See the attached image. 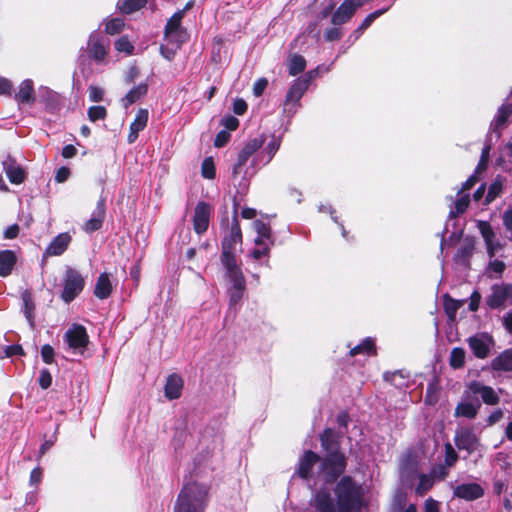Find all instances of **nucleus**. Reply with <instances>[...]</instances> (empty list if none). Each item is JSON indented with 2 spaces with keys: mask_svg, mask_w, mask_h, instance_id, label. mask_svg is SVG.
<instances>
[{
  "mask_svg": "<svg viewBox=\"0 0 512 512\" xmlns=\"http://www.w3.org/2000/svg\"><path fill=\"white\" fill-rule=\"evenodd\" d=\"M15 100L19 103L34 102V89L33 82L31 80L26 79L20 83L18 92L15 94Z\"/></svg>",
  "mask_w": 512,
  "mask_h": 512,
  "instance_id": "nucleus-28",
  "label": "nucleus"
},
{
  "mask_svg": "<svg viewBox=\"0 0 512 512\" xmlns=\"http://www.w3.org/2000/svg\"><path fill=\"white\" fill-rule=\"evenodd\" d=\"M485 244H486L487 252L490 257H493L496 254V252L502 248V245L500 244V242L495 240V238H493L492 241H489Z\"/></svg>",
  "mask_w": 512,
  "mask_h": 512,
  "instance_id": "nucleus-63",
  "label": "nucleus"
},
{
  "mask_svg": "<svg viewBox=\"0 0 512 512\" xmlns=\"http://www.w3.org/2000/svg\"><path fill=\"white\" fill-rule=\"evenodd\" d=\"M244 290L245 288L232 287V290L230 291L231 306H235L241 301Z\"/></svg>",
  "mask_w": 512,
  "mask_h": 512,
  "instance_id": "nucleus-54",
  "label": "nucleus"
},
{
  "mask_svg": "<svg viewBox=\"0 0 512 512\" xmlns=\"http://www.w3.org/2000/svg\"><path fill=\"white\" fill-rule=\"evenodd\" d=\"M316 74L317 70L310 71L293 82L284 101V111L287 114H295L297 107L299 106L300 99L308 89L311 80L316 76Z\"/></svg>",
  "mask_w": 512,
  "mask_h": 512,
  "instance_id": "nucleus-4",
  "label": "nucleus"
},
{
  "mask_svg": "<svg viewBox=\"0 0 512 512\" xmlns=\"http://www.w3.org/2000/svg\"><path fill=\"white\" fill-rule=\"evenodd\" d=\"M324 37L327 41L338 40L341 38V31L336 27L327 29L324 33Z\"/></svg>",
  "mask_w": 512,
  "mask_h": 512,
  "instance_id": "nucleus-62",
  "label": "nucleus"
},
{
  "mask_svg": "<svg viewBox=\"0 0 512 512\" xmlns=\"http://www.w3.org/2000/svg\"><path fill=\"white\" fill-rule=\"evenodd\" d=\"M70 176V170L67 167H61L57 170L55 180L58 183L65 182Z\"/></svg>",
  "mask_w": 512,
  "mask_h": 512,
  "instance_id": "nucleus-64",
  "label": "nucleus"
},
{
  "mask_svg": "<svg viewBox=\"0 0 512 512\" xmlns=\"http://www.w3.org/2000/svg\"><path fill=\"white\" fill-rule=\"evenodd\" d=\"M209 498V486L197 480L187 482L181 489L174 512H204Z\"/></svg>",
  "mask_w": 512,
  "mask_h": 512,
  "instance_id": "nucleus-2",
  "label": "nucleus"
},
{
  "mask_svg": "<svg viewBox=\"0 0 512 512\" xmlns=\"http://www.w3.org/2000/svg\"><path fill=\"white\" fill-rule=\"evenodd\" d=\"M109 50V41L101 38L96 32L90 34L87 43V52L91 59L103 63Z\"/></svg>",
  "mask_w": 512,
  "mask_h": 512,
  "instance_id": "nucleus-11",
  "label": "nucleus"
},
{
  "mask_svg": "<svg viewBox=\"0 0 512 512\" xmlns=\"http://www.w3.org/2000/svg\"><path fill=\"white\" fill-rule=\"evenodd\" d=\"M454 442L458 449L466 450L468 453L476 451L479 445V440L475 433L466 428L456 432Z\"/></svg>",
  "mask_w": 512,
  "mask_h": 512,
  "instance_id": "nucleus-15",
  "label": "nucleus"
},
{
  "mask_svg": "<svg viewBox=\"0 0 512 512\" xmlns=\"http://www.w3.org/2000/svg\"><path fill=\"white\" fill-rule=\"evenodd\" d=\"M320 440L327 456L321 461L317 474L325 482H332L344 472L346 460L338 450L336 435L332 429H326L321 434Z\"/></svg>",
  "mask_w": 512,
  "mask_h": 512,
  "instance_id": "nucleus-1",
  "label": "nucleus"
},
{
  "mask_svg": "<svg viewBox=\"0 0 512 512\" xmlns=\"http://www.w3.org/2000/svg\"><path fill=\"white\" fill-rule=\"evenodd\" d=\"M183 389V380L180 376L172 374L167 378L164 393L169 400L178 399Z\"/></svg>",
  "mask_w": 512,
  "mask_h": 512,
  "instance_id": "nucleus-24",
  "label": "nucleus"
},
{
  "mask_svg": "<svg viewBox=\"0 0 512 512\" xmlns=\"http://www.w3.org/2000/svg\"><path fill=\"white\" fill-rule=\"evenodd\" d=\"M461 302L453 300L449 297H445L444 309L448 317L453 320L455 318L457 310L460 308Z\"/></svg>",
  "mask_w": 512,
  "mask_h": 512,
  "instance_id": "nucleus-43",
  "label": "nucleus"
},
{
  "mask_svg": "<svg viewBox=\"0 0 512 512\" xmlns=\"http://www.w3.org/2000/svg\"><path fill=\"white\" fill-rule=\"evenodd\" d=\"M466 342L473 355L478 359H486L495 346L492 335L487 332L476 333L468 337Z\"/></svg>",
  "mask_w": 512,
  "mask_h": 512,
  "instance_id": "nucleus-6",
  "label": "nucleus"
},
{
  "mask_svg": "<svg viewBox=\"0 0 512 512\" xmlns=\"http://www.w3.org/2000/svg\"><path fill=\"white\" fill-rule=\"evenodd\" d=\"M115 49L118 51V52H124L126 54H131L133 52V49H134V46L132 45V43L128 40L127 37L123 36V37H120L116 42H115Z\"/></svg>",
  "mask_w": 512,
  "mask_h": 512,
  "instance_id": "nucleus-47",
  "label": "nucleus"
},
{
  "mask_svg": "<svg viewBox=\"0 0 512 512\" xmlns=\"http://www.w3.org/2000/svg\"><path fill=\"white\" fill-rule=\"evenodd\" d=\"M469 202V195L460 194L459 198L455 201L454 208L450 210V217L455 218L457 215L463 213L467 209Z\"/></svg>",
  "mask_w": 512,
  "mask_h": 512,
  "instance_id": "nucleus-41",
  "label": "nucleus"
},
{
  "mask_svg": "<svg viewBox=\"0 0 512 512\" xmlns=\"http://www.w3.org/2000/svg\"><path fill=\"white\" fill-rule=\"evenodd\" d=\"M146 4V0H119L118 8L122 13L130 14Z\"/></svg>",
  "mask_w": 512,
  "mask_h": 512,
  "instance_id": "nucleus-37",
  "label": "nucleus"
},
{
  "mask_svg": "<svg viewBox=\"0 0 512 512\" xmlns=\"http://www.w3.org/2000/svg\"><path fill=\"white\" fill-rule=\"evenodd\" d=\"M64 339L70 349L79 353H83L89 342L86 329L81 325H73L69 328L64 335Z\"/></svg>",
  "mask_w": 512,
  "mask_h": 512,
  "instance_id": "nucleus-10",
  "label": "nucleus"
},
{
  "mask_svg": "<svg viewBox=\"0 0 512 512\" xmlns=\"http://www.w3.org/2000/svg\"><path fill=\"white\" fill-rule=\"evenodd\" d=\"M247 110V103L243 99H236L233 103V111L237 115H243Z\"/></svg>",
  "mask_w": 512,
  "mask_h": 512,
  "instance_id": "nucleus-60",
  "label": "nucleus"
},
{
  "mask_svg": "<svg viewBox=\"0 0 512 512\" xmlns=\"http://www.w3.org/2000/svg\"><path fill=\"white\" fill-rule=\"evenodd\" d=\"M481 407V403L476 400L474 402L463 400L459 402L455 408V417H464L467 419H473L477 416L478 411Z\"/></svg>",
  "mask_w": 512,
  "mask_h": 512,
  "instance_id": "nucleus-21",
  "label": "nucleus"
},
{
  "mask_svg": "<svg viewBox=\"0 0 512 512\" xmlns=\"http://www.w3.org/2000/svg\"><path fill=\"white\" fill-rule=\"evenodd\" d=\"M242 242V233L236 218L233 219L229 233L222 241V259L235 258L236 245Z\"/></svg>",
  "mask_w": 512,
  "mask_h": 512,
  "instance_id": "nucleus-9",
  "label": "nucleus"
},
{
  "mask_svg": "<svg viewBox=\"0 0 512 512\" xmlns=\"http://www.w3.org/2000/svg\"><path fill=\"white\" fill-rule=\"evenodd\" d=\"M104 215H105L104 204L99 203L97 206L96 212L93 214L91 219H89L85 223V230L87 232H92V231H96V230L100 229L102 226Z\"/></svg>",
  "mask_w": 512,
  "mask_h": 512,
  "instance_id": "nucleus-32",
  "label": "nucleus"
},
{
  "mask_svg": "<svg viewBox=\"0 0 512 512\" xmlns=\"http://www.w3.org/2000/svg\"><path fill=\"white\" fill-rule=\"evenodd\" d=\"M210 207L204 202H199L194 211L193 226L196 233L201 234L208 229L210 219Z\"/></svg>",
  "mask_w": 512,
  "mask_h": 512,
  "instance_id": "nucleus-16",
  "label": "nucleus"
},
{
  "mask_svg": "<svg viewBox=\"0 0 512 512\" xmlns=\"http://www.w3.org/2000/svg\"><path fill=\"white\" fill-rule=\"evenodd\" d=\"M112 292V283L107 273H102L97 279L94 295L99 299H106Z\"/></svg>",
  "mask_w": 512,
  "mask_h": 512,
  "instance_id": "nucleus-29",
  "label": "nucleus"
},
{
  "mask_svg": "<svg viewBox=\"0 0 512 512\" xmlns=\"http://www.w3.org/2000/svg\"><path fill=\"white\" fill-rule=\"evenodd\" d=\"M250 158V156H247L245 153H243L242 151L239 153L238 155V161L237 163L235 164L234 168H233V175L234 176H237L238 174L241 173L242 171V167L244 165H246L248 159Z\"/></svg>",
  "mask_w": 512,
  "mask_h": 512,
  "instance_id": "nucleus-55",
  "label": "nucleus"
},
{
  "mask_svg": "<svg viewBox=\"0 0 512 512\" xmlns=\"http://www.w3.org/2000/svg\"><path fill=\"white\" fill-rule=\"evenodd\" d=\"M268 81L265 78L258 79L253 85V93L256 97H259L263 94L264 90L267 88Z\"/></svg>",
  "mask_w": 512,
  "mask_h": 512,
  "instance_id": "nucleus-57",
  "label": "nucleus"
},
{
  "mask_svg": "<svg viewBox=\"0 0 512 512\" xmlns=\"http://www.w3.org/2000/svg\"><path fill=\"white\" fill-rule=\"evenodd\" d=\"M226 269L227 276L232 287L245 288L246 283L241 269L237 266L235 258L221 259Z\"/></svg>",
  "mask_w": 512,
  "mask_h": 512,
  "instance_id": "nucleus-17",
  "label": "nucleus"
},
{
  "mask_svg": "<svg viewBox=\"0 0 512 512\" xmlns=\"http://www.w3.org/2000/svg\"><path fill=\"white\" fill-rule=\"evenodd\" d=\"M41 356L45 363L51 364L54 360V349L52 346L46 344L41 348Z\"/></svg>",
  "mask_w": 512,
  "mask_h": 512,
  "instance_id": "nucleus-53",
  "label": "nucleus"
},
{
  "mask_svg": "<svg viewBox=\"0 0 512 512\" xmlns=\"http://www.w3.org/2000/svg\"><path fill=\"white\" fill-rule=\"evenodd\" d=\"M105 32L109 35L120 33L124 28V20L121 18H108L104 21Z\"/></svg>",
  "mask_w": 512,
  "mask_h": 512,
  "instance_id": "nucleus-40",
  "label": "nucleus"
},
{
  "mask_svg": "<svg viewBox=\"0 0 512 512\" xmlns=\"http://www.w3.org/2000/svg\"><path fill=\"white\" fill-rule=\"evenodd\" d=\"M3 169L11 183L20 184L24 181V170L10 156L3 161Z\"/></svg>",
  "mask_w": 512,
  "mask_h": 512,
  "instance_id": "nucleus-20",
  "label": "nucleus"
},
{
  "mask_svg": "<svg viewBox=\"0 0 512 512\" xmlns=\"http://www.w3.org/2000/svg\"><path fill=\"white\" fill-rule=\"evenodd\" d=\"M273 245V243H262V245H258L259 248L254 249L251 252V256L255 260L261 259L263 256H266L270 252V248Z\"/></svg>",
  "mask_w": 512,
  "mask_h": 512,
  "instance_id": "nucleus-51",
  "label": "nucleus"
},
{
  "mask_svg": "<svg viewBox=\"0 0 512 512\" xmlns=\"http://www.w3.org/2000/svg\"><path fill=\"white\" fill-rule=\"evenodd\" d=\"M376 353L374 341L371 338H366L359 345L355 346L350 350V355L355 356L357 354L374 355Z\"/></svg>",
  "mask_w": 512,
  "mask_h": 512,
  "instance_id": "nucleus-34",
  "label": "nucleus"
},
{
  "mask_svg": "<svg viewBox=\"0 0 512 512\" xmlns=\"http://www.w3.org/2000/svg\"><path fill=\"white\" fill-rule=\"evenodd\" d=\"M306 67V60L303 56L295 54L288 60V72L291 76L301 73Z\"/></svg>",
  "mask_w": 512,
  "mask_h": 512,
  "instance_id": "nucleus-35",
  "label": "nucleus"
},
{
  "mask_svg": "<svg viewBox=\"0 0 512 512\" xmlns=\"http://www.w3.org/2000/svg\"><path fill=\"white\" fill-rule=\"evenodd\" d=\"M502 221L505 228L512 234V207L504 211Z\"/></svg>",
  "mask_w": 512,
  "mask_h": 512,
  "instance_id": "nucleus-59",
  "label": "nucleus"
},
{
  "mask_svg": "<svg viewBox=\"0 0 512 512\" xmlns=\"http://www.w3.org/2000/svg\"><path fill=\"white\" fill-rule=\"evenodd\" d=\"M202 176L206 179H214L216 175L215 165L212 158H206L201 166Z\"/></svg>",
  "mask_w": 512,
  "mask_h": 512,
  "instance_id": "nucleus-42",
  "label": "nucleus"
},
{
  "mask_svg": "<svg viewBox=\"0 0 512 512\" xmlns=\"http://www.w3.org/2000/svg\"><path fill=\"white\" fill-rule=\"evenodd\" d=\"M148 115V110L146 109H139L137 111L135 119L130 125V130L127 137L129 143H134L138 138L139 132L147 126Z\"/></svg>",
  "mask_w": 512,
  "mask_h": 512,
  "instance_id": "nucleus-18",
  "label": "nucleus"
},
{
  "mask_svg": "<svg viewBox=\"0 0 512 512\" xmlns=\"http://www.w3.org/2000/svg\"><path fill=\"white\" fill-rule=\"evenodd\" d=\"M107 116V111L103 106H91L88 109V118L90 121L103 120Z\"/></svg>",
  "mask_w": 512,
  "mask_h": 512,
  "instance_id": "nucleus-44",
  "label": "nucleus"
},
{
  "mask_svg": "<svg viewBox=\"0 0 512 512\" xmlns=\"http://www.w3.org/2000/svg\"><path fill=\"white\" fill-rule=\"evenodd\" d=\"M511 113H512V104H509L507 102L503 103L500 106V108L498 109V112L492 122V126L495 129H498L499 127L504 125L505 122L507 121V119L509 118V116L511 115Z\"/></svg>",
  "mask_w": 512,
  "mask_h": 512,
  "instance_id": "nucleus-33",
  "label": "nucleus"
},
{
  "mask_svg": "<svg viewBox=\"0 0 512 512\" xmlns=\"http://www.w3.org/2000/svg\"><path fill=\"white\" fill-rule=\"evenodd\" d=\"M222 125L229 130H235L239 125V120L234 116H227L222 119Z\"/></svg>",
  "mask_w": 512,
  "mask_h": 512,
  "instance_id": "nucleus-61",
  "label": "nucleus"
},
{
  "mask_svg": "<svg viewBox=\"0 0 512 512\" xmlns=\"http://www.w3.org/2000/svg\"><path fill=\"white\" fill-rule=\"evenodd\" d=\"M466 353L463 348L455 347L450 352V365L454 369L462 368L465 364Z\"/></svg>",
  "mask_w": 512,
  "mask_h": 512,
  "instance_id": "nucleus-39",
  "label": "nucleus"
},
{
  "mask_svg": "<svg viewBox=\"0 0 512 512\" xmlns=\"http://www.w3.org/2000/svg\"><path fill=\"white\" fill-rule=\"evenodd\" d=\"M454 495L471 501L480 498L483 495V489L476 483L461 484L455 487Z\"/></svg>",
  "mask_w": 512,
  "mask_h": 512,
  "instance_id": "nucleus-19",
  "label": "nucleus"
},
{
  "mask_svg": "<svg viewBox=\"0 0 512 512\" xmlns=\"http://www.w3.org/2000/svg\"><path fill=\"white\" fill-rule=\"evenodd\" d=\"M448 473L445 466L439 465L432 468L428 474H420L419 483L415 488L416 494L423 496L437 481L444 480L448 476Z\"/></svg>",
  "mask_w": 512,
  "mask_h": 512,
  "instance_id": "nucleus-8",
  "label": "nucleus"
},
{
  "mask_svg": "<svg viewBox=\"0 0 512 512\" xmlns=\"http://www.w3.org/2000/svg\"><path fill=\"white\" fill-rule=\"evenodd\" d=\"M319 461V457L312 451H307L300 458L297 473L302 478H307L310 475L311 468Z\"/></svg>",
  "mask_w": 512,
  "mask_h": 512,
  "instance_id": "nucleus-27",
  "label": "nucleus"
},
{
  "mask_svg": "<svg viewBox=\"0 0 512 512\" xmlns=\"http://www.w3.org/2000/svg\"><path fill=\"white\" fill-rule=\"evenodd\" d=\"M261 146L262 140L254 138L248 141L241 151L251 157Z\"/></svg>",
  "mask_w": 512,
  "mask_h": 512,
  "instance_id": "nucleus-49",
  "label": "nucleus"
},
{
  "mask_svg": "<svg viewBox=\"0 0 512 512\" xmlns=\"http://www.w3.org/2000/svg\"><path fill=\"white\" fill-rule=\"evenodd\" d=\"M491 368L495 371H512V350H505L491 362Z\"/></svg>",
  "mask_w": 512,
  "mask_h": 512,
  "instance_id": "nucleus-30",
  "label": "nucleus"
},
{
  "mask_svg": "<svg viewBox=\"0 0 512 512\" xmlns=\"http://www.w3.org/2000/svg\"><path fill=\"white\" fill-rule=\"evenodd\" d=\"M473 250L474 244L471 241L463 244L455 255V261L459 264L467 266Z\"/></svg>",
  "mask_w": 512,
  "mask_h": 512,
  "instance_id": "nucleus-36",
  "label": "nucleus"
},
{
  "mask_svg": "<svg viewBox=\"0 0 512 512\" xmlns=\"http://www.w3.org/2000/svg\"><path fill=\"white\" fill-rule=\"evenodd\" d=\"M512 299V285L500 284L492 287L491 294L487 298V304L492 309H497L505 305Z\"/></svg>",
  "mask_w": 512,
  "mask_h": 512,
  "instance_id": "nucleus-12",
  "label": "nucleus"
},
{
  "mask_svg": "<svg viewBox=\"0 0 512 512\" xmlns=\"http://www.w3.org/2000/svg\"><path fill=\"white\" fill-rule=\"evenodd\" d=\"M52 383V376L46 369L42 370L39 377V385L42 389H47Z\"/></svg>",
  "mask_w": 512,
  "mask_h": 512,
  "instance_id": "nucleus-56",
  "label": "nucleus"
},
{
  "mask_svg": "<svg viewBox=\"0 0 512 512\" xmlns=\"http://www.w3.org/2000/svg\"><path fill=\"white\" fill-rule=\"evenodd\" d=\"M83 287L84 279L81 274L74 269H68L65 274L62 299L66 303L71 302L83 290Z\"/></svg>",
  "mask_w": 512,
  "mask_h": 512,
  "instance_id": "nucleus-7",
  "label": "nucleus"
},
{
  "mask_svg": "<svg viewBox=\"0 0 512 512\" xmlns=\"http://www.w3.org/2000/svg\"><path fill=\"white\" fill-rule=\"evenodd\" d=\"M252 227L257 233V237L254 239V243L256 245H262V243H273L271 229L268 223L262 220H256L252 223Z\"/></svg>",
  "mask_w": 512,
  "mask_h": 512,
  "instance_id": "nucleus-25",
  "label": "nucleus"
},
{
  "mask_svg": "<svg viewBox=\"0 0 512 512\" xmlns=\"http://www.w3.org/2000/svg\"><path fill=\"white\" fill-rule=\"evenodd\" d=\"M71 241V237L68 233H61L56 236L50 245L47 247L45 251V255L47 256H59L61 255L68 247Z\"/></svg>",
  "mask_w": 512,
  "mask_h": 512,
  "instance_id": "nucleus-22",
  "label": "nucleus"
},
{
  "mask_svg": "<svg viewBox=\"0 0 512 512\" xmlns=\"http://www.w3.org/2000/svg\"><path fill=\"white\" fill-rule=\"evenodd\" d=\"M480 395L483 402L488 405H496L499 403L500 398L497 392L490 386H486L479 381H471L467 385L465 393Z\"/></svg>",
  "mask_w": 512,
  "mask_h": 512,
  "instance_id": "nucleus-14",
  "label": "nucleus"
},
{
  "mask_svg": "<svg viewBox=\"0 0 512 512\" xmlns=\"http://www.w3.org/2000/svg\"><path fill=\"white\" fill-rule=\"evenodd\" d=\"M478 229H479L485 243L492 241L493 238H495V233H494L491 225L488 222L479 221Z\"/></svg>",
  "mask_w": 512,
  "mask_h": 512,
  "instance_id": "nucleus-45",
  "label": "nucleus"
},
{
  "mask_svg": "<svg viewBox=\"0 0 512 512\" xmlns=\"http://www.w3.org/2000/svg\"><path fill=\"white\" fill-rule=\"evenodd\" d=\"M313 506L318 512H337L333 499L325 490L317 492L313 500Z\"/></svg>",
  "mask_w": 512,
  "mask_h": 512,
  "instance_id": "nucleus-23",
  "label": "nucleus"
},
{
  "mask_svg": "<svg viewBox=\"0 0 512 512\" xmlns=\"http://www.w3.org/2000/svg\"><path fill=\"white\" fill-rule=\"evenodd\" d=\"M387 10H388V8L379 9V10L367 15L366 18L361 23V25L353 32V35L355 36V38L356 39L359 38L360 35L363 33V31L365 29H367L379 16L384 14Z\"/></svg>",
  "mask_w": 512,
  "mask_h": 512,
  "instance_id": "nucleus-38",
  "label": "nucleus"
},
{
  "mask_svg": "<svg viewBox=\"0 0 512 512\" xmlns=\"http://www.w3.org/2000/svg\"><path fill=\"white\" fill-rule=\"evenodd\" d=\"M179 49L167 42L166 45H161L160 53L165 59L172 60Z\"/></svg>",
  "mask_w": 512,
  "mask_h": 512,
  "instance_id": "nucleus-52",
  "label": "nucleus"
},
{
  "mask_svg": "<svg viewBox=\"0 0 512 512\" xmlns=\"http://www.w3.org/2000/svg\"><path fill=\"white\" fill-rule=\"evenodd\" d=\"M148 90V86L146 83H141L135 87H133L123 98L122 102L124 107H128L135 103L137 100L146 95Z\"/></svg>",
  "mask_w": 512,
  "mask_h": 512,
  "instance_id": "nucleus-31",
  "label": "nucleus"
},
{
  "mask_svg": "<svg viewBox=\"0 0 512 512\" xmlns=\"http://www.w3.org/2000/svg\"><path fill=\"white\" fill-rule=\"evenodd\" d=\"M183 17L184 10L175 12L168 20L164 30L165 40L176 48H181V46L189 39V34L186 28L181 24Z\"/></svg>",
  "mask_w": 512,
  "mask_h": 512,
  "instance_id": "nucleus-5",
  "label": "nucleus"
},
{
  "mask_svg": "<svg viewBox=\"0 0 512 512\" xmlns=\"http://www.w3.org/2000/svg\"><path fill=\"white\" fill-rule=\"evenodd\" d=\"M89 99L92 102H100L104 97V89L95 85H91L88 88Z\"/></svg>",
  "mask_w": 512,
  "mask_h": 512,
  "instance_id": "nucleus-50",
  "label": "nucleus"
},
{
  "mask_svg": "<svg viewBox=\"0 0 512 512\" xmlns=\"http://www.w3.org/2000/svg\"><path fill=\"white\" fill-rule=\"evenodd\" d=\"M17 262L15 253L11 250L0 251V276L7 277L12 273V270Z\"/></svg>",
  "mask_w": 512,
  "mask_h": 512,
  "instance_id": "nucleus-26",
  "label": "nucleus"
},
{
  "mask_svg": "<svg viewBox=\"0 0 512 512\" xmlns=\"http://www.w3.org/2000/svg\"><path fill=\"white\" fill-rule=\"evenodd\" d=\"M489 147H485L482 151L480 162L476 168L475 173H479L486 169L488 158H489Z\"/></svg>",
  "mask_w": 512,
  "mask_h": 512,
  "instance_id": "nucleus-58",
  "label": "nucleus"
},
{
  "mask_svg": "<svg viewBox=\"0 0 512 512\" xmlns=\"http://www.w3.org/2000/svg\"><path fill=\"white\" fill-rule=\"evenodd\" d=\"M502 188H503V184L500 180L494 181L488 189V193L486 195V200H485L486 203L492 202L501 193Z\"/></svg>",
  "mask_w": 512,
  "mask_h": 512,
  "instance_id": "nucleus-46",
  "label": "nucleus"
},
{
  "mask_svg": "<svg viewBox=\"0 0 512 512\" xmlns=\"http://www.w3.org/2000/svg\"><path fill=\"white\" fill-rule=\"evenodd\" d=\"M458 459V455L453 449L451 444L445 445V464L443 466L446 467L448 470V467H452Z\"/></svg>",
  "mask_w": 512,
  "mask_h": 512,
  "instance_id": "nucleus-48",
  "label": "nucleus"
},
{
  "mask_svg": "<svg viewBox=\"0 0 512 512\" xmlns=\"http://www.w3.org/2000/svg\"><path fill=\"white\" fill-rule=\"evenodd\" d=\"M339 512H355L362 504L361 488L349 477H344L336 486Z\"/></svg>",
  "mask_w": 512,
  "mask_h": 512,
  "instance_id": "nucleus-3",
  "label": "nucleus"
},
{
  "mask_svg": "<svg viewBox=\"0 0 512 512\" xmlns=\"http://www.w3.org/2000/svg\"><path fill=\"white\" fill-rule=\"evenodd\" d=\"M363 5L362 0H346L344 1L338 9L334 12L332 16V23L334 25H342L348 22L351 17L354 15L357 8Z\"/></svg>",
  "mask_w": 512,
  "mask_h": 512,
  "instance_id": "nucleus-13",
  "label": "nucleus"
}]
</instances>
